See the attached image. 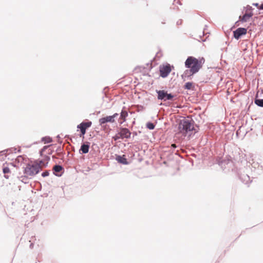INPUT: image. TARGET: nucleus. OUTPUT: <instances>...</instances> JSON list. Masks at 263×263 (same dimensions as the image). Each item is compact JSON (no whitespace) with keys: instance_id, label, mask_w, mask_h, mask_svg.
I'll use <instances>...</instances> for the list:
<instances>
[{"instance_id":"17","label":"nucleus","mask_w":263,"mask_h":263,"mask_svg":"<svg viewBox=\"0 0 263 263\" xmlns=\"http://www.w3.org/2000/svg\"><path fill=\"white\" fill-rule=\"evenodd\" d=\"M42 141L45 143H48L52 142V139L50 137H44L42 138Z\"/></svg>"},{"instance_id":"11","label":"nucleus","mask_w":263,"mask_h":263,"mask_svg":"<svg viewBox=\"0 0 263 263\" xmlns=\"http://www.w3.org/2000/svg\"><path fill=\"white\" fill-rule=\"evenodd\" d=\"M117 160L118 162L124 164H127L128 163L127 159L125 158V156H118L117 157Z\"/></svg>"},{"instance_id":"3","label":"nucleus","mask_w":263,"mask_h":263,"mask_svg":"<svg viewBox=\"0 0 263 263\" xmlns=\"http://www.w3.org/2000/svg\"><path fill=\"white\" fill-rule=\"evenodd\" d=\"M40 171V167L39 165L28 164L25 167L24 174L27 176H32L37 174Z\"/></svg>"},{"instance_id":"19","label":"nucleus","mask_w":263,"mask_h":263,"mask_svg":"<svg viewBox=\"0 0 263 263\" xmlns=\"http://www.w3.org/2000/svg\"><path fill=\"white\" fill-rule=\"evenodd\" d=\"M146 127L149 129H153L155 128V125L153 123L148 122L146 124Z\"/></svg>"},{"instance_id":"2","label":"nucleus","mask_w":263,"mask_h":263,"mask_svg":"<svg viewBox=\"0 0 263 263\" xmlns=\"http://www.w3.org/2000/svg\"><path fill=\"white\" fill-rule=\"evenodd\" d=\"M194 129V124L191 121L187 119L180 121L178 125V130L183 136H186L187 134L190 135Z\"/></svg>"},{"instance_id":"20","label":"nucleus","mask_w":263,"mask_h":263,"mask_svg":"<svg viewBox=\"0 0 263 263\" xmlns=\"http://www.w3.org/2000/svg\"><path fill=\"white\" fill-rule=\"evenodd\" d=\"M3 171L5 174L10 173L9 168L7 166H4Z\"/></svg>"},{"instance_id":"25","label":"nucleus","mask_w":263,"mask_h":263,"mask_svg":"<svg viewBox=\"0 0 263 263\" xmlns=\"http://www.w3.org/2000/svg\"><path fill=\"white\" fill-rule=\"evenodd\" d=\"M259 9L263 10V4L259 6Z\"/></svg>"},{"instance_id":"14","label":"nucleus","mask_w":263,"mask_h":263,"mask_svg":"<svg viewBox=\"0 0 263 263\" xmlns=\"http://www.w3.org/2000/svg\"><path fill=\"white\" fill-rule=\"evenodd\" d=\"M63 167L59 165H56L53 167V171H54V174H55V173H60Z\"/></svg>"},{"instance_id":"24","label":"nucleus","mask_w":263,"mask_h":263,"mask_svg":"<svg viewBox=\"0 0 263 263\" xmlns=\"http://www.w3.org/2000/svg\"><path fill=\"white\" fill-rule=\"evenodd\" d=\"M23 159V157L22 156H18L17 158V159L18 161H20L21 159Z\"/></svg>"},{"instance_id":"26","label":"nucleus","mask_w":263,"mask_h":263,"mask_svg":"<svg viewBox=\"0 0 263 263\" xmlns=\"http://www.w3.org/2000/svg\"><path fill=\"white\" fill-rule=\"evenodd\" d=\"M49 146H45L42 149V151H44L45 149H46Z\"/></svg>"},{"instance_id":"6","label":"nucleus","mask_w":263,"mask_h":263,"mask_svg":"<svg viewBox=\"0 0 263 263\" xmlns=\"http://www.w3.org/2000/svg\"><path fill=\"white\" fill-rule=\"evenodd\" d=\"M92 122L91 121L83 122L78 125V128L81 131V137L84 136L86 133V129L91 126Z\"/></svg>"},{"instance_id":"18","label":"nucleus","mask_w":263,"mask_h":263,"mask_svg":"<svg viewBox=\"0 0 263 263\" xmlns=\"http://www.w3.org/2000/svg\"><path fill=\"white\" fill-rule=\"evenodd\" d=\"M193 87V83L191 82H187L184 85V88L186 89H191Z\"/></svg>"},{"instance_id":"8","label":"nucleus","mask_w":263,"mask_h":263,"mask_svg":"<svg viewBox=\"0 0 263 263\" xmlns=\"http://www.w3.org/2000/svg\"><path fill=\"white\" fill-rule=\"evenodd\" d=\"M247 32V29L245 28H238L236 30L233 31L234 37L238 40L241 36L245 35Z\"/></svg>"},{"instance_id":"10","label":"nucleus","mask_w":263,"mask_h":263,"mask_svg":"<svg viewBox=\"0 0 263 263\" xmlns=\"http://www.w3.org/2000/svg\"><path fill=\"white\" fill-rule=\"evenodd\" d=\"M252 16H253V13L252 12L246 13L242 16H239V19L242 22H246Z\"/></svg>"},{"instance_id":"1","label":"nucleus","mask_w":263,"mask_h":263,"mask_svg":"<svg viewBox=\"0 0 263 263\" xmlns=\"http://www.w3.org/2000/svg\"><path fill=\"white\" fill-rule=\"evenodd\" d=\"M204 62L203 58L198 59L193 57H188L185 61V66L189 69L185 71V76L189 77L197 73L201 68Z\"/></svg>"},{"instance_id":"13","label":"nucleus","mask_w":263,"mask_h":263,"mask_svg":"<svg viewBox=\"0 0 263 263\" xmlns=\"http://www.w3.org/2000/svg\"><path fill=\"white\" fill-rule=\"evenodd\" d=\"M89 148V146L87 144H83L81 147L80 150L82 151V153L86 154L88 152Z\"/></svg>"},{"instance_id":"27","label":"nucleus","mask_w":263,"mask_h":263,"mask_svg":"<svg viewBox=\"0 0 263 263\" xmlns=\"http://www.w3.org/2000/svg\"><path fill=\"white\" fill-rule=\"evenodd\" d=\"M172 146L173 147H176V145L175 144H172Z\"/></svg>"},{"instance_id":"22","label":"nucleus","mask_w":263,"mask_h":263,"mask_svg":"<svg viewBox=\"0 0 263 263\" xmlns=\"http://www.w3.org/2000/svg\"><path fill=\"white\" fill-rule=\"evenodd\" d=\"M49 172H47V171H46V172H43V173H42V176L43 177H46V176H48V175H49Z\"/></svg>"},{"instance_id":"15","label":"nucleus","mask_w":263,"mask_h":263,"mask_svg":"<svg viewBox=\"0 0 263 263\" xmlns=\"http://www.w3.org/2000/svg\"><path fill=\"white\" fill-rule=\"evenodd\" d=\"M48 163V162H45L43 160H41L39 162V163H35V165H39L40 167V170L44 167H45L46 164Z\"/></svg>"},{"instance_id":"7","label":"nucleus","mask_w":263,"mask_h":263,"mask_svg":"<svg viewBox=\"0 0 263 263\" xmlns=\"http://www.w3.org/2000/svg\"><path fill=\"white\" fill-rule=\"evenodd\" d=\"M158 93V99L160 100H172L173 98V96L171 94H168L166 91L164 90H159L157 91Z\"/></svg>"},{"instance_id":"21","label":"nucleus","mask_w":263,"mask_h":263,"mask_svg":"<svg viewBox=\"0 0 263 263\" xmlns=\"http://www.w3.org/2000/svg\"><path fill=\"white\" fill-rule=\"evenodd\" d=\"M120 135L119 134V133H118L117 134H116L114 137V139L116 141L119 139H121V137H120Z\"/></svg>"},{"instance_id":"9","label":"nucleus","mask_w":263,"mask_h":263,"mask_svg":"<svg viewBox=\"0 0 263 263\" xmlns=\"http://www.w3.org/2000/svg\"><path fill=\"white\" fill-rule=\"evenodd\" d=\"M119 134L120 135V137H121V139H128L130 137L131 132L128 128H121L119 132Z\"/></svg>"},{"instance_id":"23","label":"nucleus","mask_w":263,"mask_h":263,"mask_svg":"<svg viewBox=\"0 0 263 263\" xmlns=\"http://www.w3.org/2000/svg\"><path fill=\"white\" fill-rule=\"evenodd\" d=\"M253 5L256 6L258 8L259 7V4L258 3H254L253 4Z\"/></svg>"},{"instance_id":"16","label":"nucleus","mask_w":263,"mask_h":263,"mask_svg":"<svg viewBox=\"0 0 263 263\" xmlns=\"http://www.w3.org/2000/svg\"><path fill=\"white\" fill-rule=\"evenodd\" d=\"M255 103L259 106L263 107V99H256Z\"/></svg>"},{"instance_id":"12","label":"nucleus","mask_w":263,"mask_h":263,"mask_svg":"<svg viewBox=\"0 0 263 263\" xmlns=\"http://www.w3.org/2000/svg\"><path fill=\"white\" fill-rule=\"evenodd\" d=\"M127 116L128 113L126 111L122 110L120 115V119L122 120V121L121 122V124L126 121V118L127 117Z\"/></svg>"},{"instance_id":"4","label":"nucleus","mask_w":263,"mask_h":263,"mask_svg":"<svg viewBox=\"0 0 263 263\" xmlns=\"http://www.w3.org/2000/svg\"><path fill=\"white\" fill-rule=\"evenodd\" d=\"M172 67L169 64L160 66V75L162 78L166 77L172 71Z\"/></svg>"},{"instance_id":"28","label":"nucleus","mask_w":263,"mask_h":263,"mask_svg":"<svg viewBox=\"0 0 263 263\" xmlns=\"http://www.w3.org/2000/svg\"><path fill=\"white\" fill-rule=\"evenodd\" d=\"M5 177L6 178H7V179H8L9 176L5 175Z\"/></svg>"},{"instance_id":"5","label":"nucleus","mask_w":263,"mask_h":263,"mask_svg":"<svg viewBox=\"0 0 263 263\" xmlns=\"http://www.w3.org/2000/svg\"><path fill=\"white\" fill-rule=\"evenodd\" d=\"M117 113L114 114L112 116H106L99 119V122L100 125L104 126V124L106 122L114 123L115 122V118L118 116Z\"/></svg>"}]
</instances>
